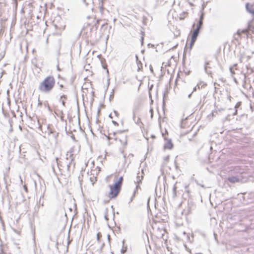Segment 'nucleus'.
Returning <instances> with one entry per match:
<instances>
[{
  "label": "nucleus",
  "mask_w": 254,
  "mask_h": 254,
  "mask_svg": "<svg viewBox=\"0 0 254 254\" xmlns=\"http://www.w3.org/2000/svg\"><path fill=\"white\" fill-rule=\"evenodd\" d=\"M55 80L53 76H47L39 85V90L44 93H49L53 88Z\"/></svg>",
  "instance_id": "f257e3e1"
},
{
  "label": "nucleus",
  "mask_w": 254,
  "mask_h": 254,
  "mask_svg": "<svg viewBox=\"0 0 254 254\" xmlns=\"http://www.w3.org/2000/svg\"><path fill=\"white\" fill-rule=\"evenodd\" d=\"M142 174H143V172H142V174H141V175H140V173H138L137 176L136 177V181H134L135 183H137V184H139V183H141V181H142V180L143 179V178ZM139 189H140V187L139 185H136V189L134 190L133 194H132V196H131V197L130 198V202L132 201L133 198L135 196V194L137 193V190Z\"/></svg>",
  "instance_id": "f03ea898"
},
{
  "label": "nucleus",
  "mask_w": 254,
  "mask_h": 254,
  "mask_svg": "<svg viewBox=\"0 0 254 254\" xmlns=\"http://www.w3.org/2000/svg\"><path fill=\"white\" fill-rule=\"evenodd\" d=\"M142 174H143V172H142V174H141V175H140V173H138L137 176L136 177V181H134L135 183H137V184H139V183H141V181H142V180L143 179V178ZM139 189H140V187L139 185H136V189L134 190L133 194H132V196H131V197L130 198V202L132 201L133 198L135 196V194L137 193V190Z\"/></svg>",
  "instance_id": "7ed1b4c3"
},
{
  "label": "nucleus",
  "mask_w": 254,
  "mask_h": 254,
  "mask_svg": "<svg viewBox=\"0 0 254 254\" xmlns=\"http://www.w3.org/2000/svg\"><path fill=\"white\" fill-rule=\"evenodd\" d=\"M110 191L109 193V197L110 198H115L119 194L121 187L116 186L115 184L114 186H110Z\"/></svg>",
  "instance_id": "20e7f679"
},
{
  "label": "nucleus",
  "mask_w": 254,
  "mask_h": 254,
  "mask_svg": "<svg viewBox=\"0 0 254 254\" xmlns=\"http://www.w3.org/2000/svg\"><path fill=\"white\" fill-rule=\"evenodd\" d=\"M199 33V30H198V28H195L194 31H193V33L191 35V41L190 43V46L191 47L194 44L197 37L198 35V34Z\"/></svg>",
  "instance_id": "39448f33"
},
{
  "label": "nucleus",
  "mask_w": 254,
  "mask_h": 254,
  "mask_svg": "<svg viewBox=\"0 0 254 254\" xmlns=\"http://www.w3.org/2000/svg\"><path fill=\"white\" fill-rule=\"evenodd\" d=\"M246 8L247 10L252 14L253 17L254 18V3H246Z\"/></svg>",
  "instance_id": "423d86ee"
},
{
  "label": "nucleus",
  "mask_w": 254,
  "mask_h": 254,
  "mask_svg": "<svg viewBox=\"0 0 254 254\" xmlns=\"http://www.w3.org/2000/svg\"><path fill=\"white\" fill-rule=\"evenodd\" d=\"M121 136H117L116 138V139H119L120 142L124 145H126L127 144V136L126 135L121 134V133L120 134Z\"/></svg>",
  "instance_id": "0eeeda50"
},
{
  "label": "nucleus",
  "mask_w": 254,
  "mask_h": 254,
  "mask_svg": "<svg viewBox=\"0 0 254 254\" xmlns=\"http://www.w3.org/2000/svg\"><path fill=\"white\" fill-rule=\"evenodd\" d=\"M248 31L249 36L250 35L251 37H254V26L253 25L252 22H249L248 25Z\"/></svg>",
  "instance_id": "6e6552de"
},
{
  "label": "nucleus",
  "mask_w": 254,
  "mask_h": 254,
  "mask_svg": "<svg viewBox=\"0 0 254 254\" xmlns=\"http://www.w3.org/2000/svg\"><path fill=\"white\" fill-rule=\"evenodd\" d=\"M237 34L241 37L243 34H246L247 38L249 37L248 28L246 29H239L238 30Z\"/></svg>",
  "instance_id": "1a4fd4ad"
},
{
  "label": "nucleus",
  "mask_w": 254,
  "mask_h": 254,
  "mask_svg": "<svg viewBox=\"0 0 254 254\" xmlns=\"http://www.w3.org/2000/svg\"><path fill=\"white\" fill-rule=\"evenodd\" d=\"M203 15H201L200 16V19L198 22L196 24V28H198V30H200V29L201 28L202 24H203Z\"/></svg>",
  "instance_id": "9d476101"
},
{
  "label": "nucleus",
  "mask_w": 254,
  "mask_h": 254,
  "mask_svg": "<svg viewBox=\"0 0 254 254\" xmlns=\"http://www.w3.org/2000/svg\"><path fill=\"white\" fill-rule=\"evenodd\" d=\"M67 99V96L65 95H63L61 96L59 101L61 102L63 105L64 107H65V100Z\"/></svg>",
  "instance_id": "9b49d317"
},
{
  "label": "nucleus",
  "mask_w": 254,
  "mask_h": 254,
  "mask_svg": "<svg viewBox=\"0 0 254 254\" xmlns=\"http://www.w3.org/2000/svg\"><path fill=\"white\" fill-rule=\"evenodd\" d=\"M229 182L235 183L239 181V178L236 177H231L228 178Z\"/></svg>",
  "instance_id": "f8f14e48"
},
{
  "label": "nucleus",
  "mask_w": 254,
  "mask_h": 254,
  "mask_svg": "<svg viewBox=\"0 0 254 254\" xmlns=\"http://www.w3.org/2000/svg\"><path fill=\"white\" fill-rule=\"evenodd\" d=\"M173 147V144L170 140L168 141L164 145L165 148L171 149Z\"/></svg>",
  "instance_id": "ddd939ff"
},
{
  "label": "nucleus",
  "mask_w": 254,
  "mask_h": 254,
  "mask_svg": "<svg viewBox=\"0 0 254 254\" xmlns=\"http://www.w3.org/2000/svg\"><path fill=\"white\" fill-rule=\"evenodd\" d=\"M123 177H121L119 178L118 181L115 183V184L116 186H118L121 187V185H122V182H123Z\"/></svg>",
  "instance_id": "4468645a"
},
{
  "label": "nucleus",
  "mask_w": 254,
  "mask_h": 254,
  "mask_svg": "<svg viewBox=\"0 0 254 254\" xmlns=\"http://www.w3.org/2000/svg\"><path fill=\"white\" fill-rule=\"evenodd\" d=\"M87 28H88V27H84L82 28V29L81 30V34H87V32H85V30H86V29H87Z\"/></svg>",
  "instance_id": "2eb2a0df"
},
{
  "label": "nucleus",
  "mask_w": 254,
  "mask_h": 254,
  "mask_svg": "<svg viewBox=\"0 0 254 254\" xmlns=\"http://www.w3.org/2000/svg\"><path fill=\"white\" fill-rule=\"evenodd\" d=\"M102 237L101 233L99 232L97 234V239L98 242H100V238Z\"/></svg>",
  "instance_id": "dca6fc26"
},
{
  "label": "nucleus",
  "mask_w": 254,
  "mask_h": 254,
  "mask_svg": "<svg viewBox=\"0 0 254 254\" xmlns=\"http://www.w3.org/2000/svg\"><path fill=\"white\" fill-rule=\"evenodd\" d=\"M99 20H97L96 23L94 24V26H95L96 29H97L98 24H99Z\"/></svg>",
  "instance_id": "f3484780"
},
{
  "label": "nucleus",
  "mask_w": 254,
  "mask_h": 254,
  "mask_svg": "<svg viewBox=\"0 0 254 254\" xmlns=\"http://www.w3.org/2000/svg\"><path fill=\"white\" fill-rule=\"evenodd\" d=\"M185 122H186V120H184L182 122L181 124V127H184V125H185Z\"/></svg>",
  "instance_id": "a211bd4d"
},
{
  "label": "nucleus",
  "mask_w": 254,
  "mask_h": 254,
  "mask_svg": "<svg viewBox=\"0 0 254 254\" xmlns=\"http://www.w3.org/2000/svg\"><path fill=\"white\" fill-rule=\"evenodd\" d=\"M220 53H221V47H219L218 48L217 50V54L218 55H219V54H220Z\"/></svg>",
  "instance_id": "6ab92c4d"
},
{
  "label": "nucleus",
  "mask_w": 254,
  "mask_h": 254,
  "mask_svg": "<svg viewBox=\"0 0 254 254\" xmlns=\"http://www.w3.org/2000/svg\"><path fill=\"white\" fill-rule=\"evenodd\" d=\"M23 188H24V190H25V191H26V192H28V189H27V187H26V185H24L23 186Z\"/></svg>",
  "instance_id": "aec40b11"
},
{
  "label": "nucleus",
  "mask_w": 254,
  "mask_h": 254,
  "mask_svg": "<svg viewBox=\"0 0 254 254\" xmlns=\"http://www.w3.org/2000/svg\"><path fill=\"white\" fill-rule=\"evenodd\" d=\"M114 113L116 116L118 117L119 116V113L117 111H114Z\"/></svg>",
  "instance_id": "412c9836"
},
{
  "label": "nucleus",
  "mask_w": 254,
  "mask_h": 254,
  "mask_svg": "<svg viewBox=\"0 0 254 254\" xmlns=\"http://www.w3.org/2000/svg\"><path fill=\"white\" fill-rule=\"evenodd\" d=\"M112 123L114 125H116V126H118V124L117 122H116V121H112Z\"/></svg>",
  "instance_id": "4be33fe9"
},
{
  "label": "nucleus",
  "mask_w": 254,
  "mask_h": 254,
  "mask_svg": "<svg viewBox=\"0 0 254 254\" xmlns=\"http://www.w3.org/2000/svg\"><path fill=\"white\" fill-rule=\"evenodd\" d=\"M40 206V204H37V206H36V207H35V209H36V208H37V210H38V209H39V208Z\"/></svg>",
  "instance_id": "5701e85b"
},
{
  "label": "nucleus",
  "mask_w": 254,
  "mask_h": 254,
  "mask_svg": "<svg viewBox=\"0 0 254 254\" xmlns=\"http://www.w3.org/2000/svg\"><path fill=\"white\" fill-rule=\"evenodd\" d=\"M82 1H83V2H84V3L85 4V5H86V6L88 5L89 3H87V2H86V1H85V0H82Z\"/></svg>",
  "instance_id": "b1692460"
},
{
  "label": "nucleus",
  "mask_w": 254,
  "mask_h": 254,
  "mask_svg": "<svg viewBox=\"0 0 254 254\" xmlns=\"http://www.w3.org/2000/svg\"><path fill=\"white\" fill-rule=\"evenodd\" d=\"M14 232H15L16 233H17V234H18V235H20V232L19 231H17V230H14Z\"/></svg>",
  "instance_id": "393cba45"
},
{
  "label": "nucleus",
  "mask_w": 254,
  "mask_h": 254,
  "mask_svg": "<svg viewBox=\"0 0 254 254\" xmlns=\"http://www.w3.org/2000/svg\"><path fill=\"white\" fill-rule=\"evenodd\" d=\"M150 112L151 113V117H153V110L150 109Z\"/></svg>",
  "instance_id": "a878e982"
},
{
  "label": "nucleus",
  "mask_w": 254,
  "mask_h": 254,
  "mask_svg": "<svg viewBox=\"0 0 254 254\" xmlns=\"http://www.w3.org/2000/svg\"><path fill=\"white\" fill-rule=\"evenodd\" d=\"M105 219H106V220H108V217H107V215H105Z\"/></svg>",
  "instance_id": "bb28decb"
},
{
  "label": "nucleus",
  "mask_w": 254,
  "mask_h": 254,
  "mask_svg": "<svg viewBox=\"0 0 254 254\" xmlns=\"http://www.w3.org/2000/svg\"><path fill=\"white\" fill-rule=\"evenodd\" d=\"M126 250H122V251H121V252H122V253L123 254H124V253H125V252H126Z\"/></svg>",
  "instance_id": "cd10ccee"
},
{
  "label": "nucleus",
  "mask_w": 254,
  "mask_h": 254,
  "mask_svg": "<svg viewBox=\"0 0 254 254\" xmlns=\"http://www.w3.org/2000/svg\"><path fill=\"white\" fill-rule=\"evenodd\" d=\"M143 37H142L141 38V42H142V43H143Z\"/></svg>",
  "instance_id": "c85d7f7f"
},
{
  "label": "nucleus",
  "mask_w": 254,
  "mask_h": 254,
  "mask_svg": "<svg viewBox=\"0 0 254 254\" xmlns=\"http://www.w3.org/2000/svg\"><path fill=\"white\" fill-rule=\"evenodd\" d=\"M63 87H64V86L62 84L60 85V87L61 88H63Z\"/></svg>",
  "instance_id": "c756f323"
},
{
  "label": "nucleus",
  "mask_w": 254,
  "mask_h": 254,
  "mask_svg": "<svg viewBox=\"0 0 254 254\" xmlns=\"http://www.w3.org/2000/svg\"><path fill=\"white\" fill-rule=\"evenodd\" d=\"M216 88H217V87L215 86V92H216V93H217V91L216 90Z\"/></svg>",
  "instance_id": "7c9ffc66"
},
{
  "label": "nucleus",
  "mask_w": 254,
  "mask_h": 254,
  "mask_svg": "<svg viewBox=\"0 0 254 254\" xmlns=\"http://www.w3.org/2000/svg\"><path fill=\"white\" fill-rule=\"evenodd\" d=\"M4 54H3L2 55H1V58H2L4 56Z\"/></svg>",
  "instance_id": "2f4dec72"
},
{
  "label": "nucleus",
  "mask_w": 254,
  "mask_h": 254,
  "mask_svg": "<svg viewBox=\"0 0 254 254\" xmlns=\"http://www.w3.org/2000/svg\"><path fill=\"white\" fill-rule=\"evenodd\" d=\"M168 158H169V157H167L166 158V160H168Z\"/></svg>",
  "instance_id": "473e14b6"
},
{
  "label": "nucleus",
  "mask_w": 254,
  "mask_h": 254,
  "mask_svg": "<svg viewBox=\"0 0 254 254\" xmlns=\"http://www.w3.org/2000/svg\"><path fill=\"white\" fill-rule=\"evenodd\" d=\"M124 243H125V241H124V240H123V245L124 244Z\"/></svg>",
  "instance_id": "72a5a7b5"
},
{
  "label": "nucleus",
  "mask_w": 254,
  "mask_h": 254,
  "mask_svg": "<svg viewBox=\"0 0 254 254\" xmlns=\"http://www.w3.org/2000/svg\"><path fill=\"white\" fill-rule=\"evenodd\" d=\"M108 239L110 238V235H108Z\"/></svg>",
  "instance_id": "f704fd0d"
},
{
  "label": "nucleus",
  "mask_w": 254,
  "mask_h": 254,
  "mask_svg": "<svg viewBox=\"0 0 254 254\" xmlns=\"http://www.w3.org/2000/svg\"><path fill=\"white\" fill-rule=\"evenodd\" d=\"M109 117H110V118H112V116H111V115H109Z\"/></svg>",
  "instance_id": "c9c22d12"
},
{
  "label": "nucleus",
  "mask_w": 254,
  "mask_h": 254,
  "mask_svg": "<svg viewBox=\"0 0 254 254\" xmlns=\"http://www.w3.org/2000/svg\"><path fill=\"white\" fill-rule=\"evenodd\" d=\"M4 72V71H3V72H1V77L2 76V74H3V72Z\"/></svg>",
  "instance_id": "e433bc0d"
},
{
  "label": "nucleus",
  "mask_w": 254,
  "mask_h": 254,
  "mask_svg": "<svg viewBox=\"0 0 254 254\" xmlns=\"http://www.w3.org/2000/svg\"><path fill=\"white\" fill-rule=\"evenodd\" d=\"M20 178L21 179V181L22 182V180L21 179V177H20Z\"/></svg>",
  "instance_id": "4c0bfd02"
}]
</instances>
